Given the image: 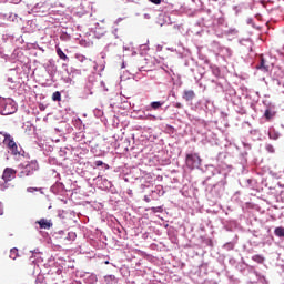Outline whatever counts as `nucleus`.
I'll return each instance as SVG.
<instances>
[{"label": "nucleus", "mask_w": 284, "mask_h": 284, "mask_svg": "<svg viewBox=\"0 0 284 284\" xmlns=\"http://www.w3.org/2000/svg\"><path fill=\"white\" fill-rule=\"evenodd\" d=\"M0 112L3 116L14 114L17 112V104L12 99H1L0 100Z\"/></svg>", "instance_id": "obj_1"}, {"label": "nucleus", "mask_w": 284, "mask_h": 284, "mask_svg": "<svg viewBox=\"0 0 284 284\" xmlns=\"http://www.w3.org/2000/svg\"><path fill=\"white\" fill-rule=\"evenodd\" d=\"M39 170V163L37 161H31L26 165L21 166V171L19 173L20 179L26 176H32Z\"/></svg>", "instance_id": "obj_2"}, {"label": "nucleus", "mask_w": 284, "mask_h": 284, "mask_svg": "<svg viewBox=\"0 0 284 284\" xmlns=\"http://www.w3.org/2000/svg\"><path fill=\"white\" fill-rule=\"evenodd\" d=\"M185 163L190 170H196V168H201V156L197 153H189L186 154Z\"/></svg>", "instance_id": "obj_3"}, {"label": "nucleus", "mask_w": 284, "mask_h": 284, "mask_svg": "<svg viewBox=\"0 0 284 284\" xmlns=\"http://www.w3.org/2000/svg\"><path fill=\"white\" fill-rule=\"evenodd\" d=\"M4 140L3 143L4 145H7V148L10 149V152L17 156V154H19V146H17V142H14V139H12V135L4 133L3 134Z\"/></svg>", "instance_id": "obj_4"}, {"label": "nucleus", "mask_w": 284, "mask_h": 284, "mask_svg": "<svg viewBox=\"0 0 284 284\" xmlns=\"http://www.w3.org/2000/svg\"><path fill=\"white\" fill-rule=\"evenodd\" d=\"M17 176V171L12 168H7L3 171L2 174V179L6 183H8V181H12V179H14Z\"/></svg>", "instance_id": "obj_5"}, {"label": "nucleus", "mask_w": 284, "mask_h": 284, "mask_svg": "<svg viewBox=\"0 0 284 284\" xmlns=\"http://www.w3.org/2000/svg\"><path fill=\"white\" fill-rule=\"evenodd\" d=\"M38 225H40V230H50L52 227V221L47 220V219H40L37 221Z\"/></svg>", "instance_id": "obj_6"}, {"label": "nucleus", "mask_w": 284, "mask_h": 284, "mask_svg": "<svg viewBox=\"0 0 284 284\" xmlns=\"http://www.w3.org/2000/svg\"><path fill=\"white\" fill-rule=\"evenodd\" d=\"M195 97H196V93H194V91L185 90L183 92L182 99H184L185 101H193Z\"/></svg>", "instance_id": "obj_7"}, {"label": "nucleus", "mask_w": 284, "mask_h": 284, "mask_svg": "<svg viewBox=\"0 0 284 284\" xmlns=\"http://www.w3.org/2000/svg\"><path fill=\"white\" fill-rule=\"evenodd\" d=\"M165 102H161V101H154L151 102L150 108H146L148 112H150V110H161V108H163Z\"/></svg>", "instance_id": "obj_8"}, {"label": "nucleus", "mask_w": 284, "mask_h": 284, "mask_svg": "<svg viewBox=\"0 0 284 284\" xmlns=\"http://www.w3.org/2000/svg\"><path fill=\"white\" fill-rule=\"evenodd\" d=\"M63 270H61V268H57L54 272H52L51 273V278L53 280V281H57V277H54V276H58V281H61L62 278H63Z\"/></svg>", "instance_id": "obj_9"}, {"label": "nucleus", "mask_w": 284, "mask_h": 284, "mask_svg": "<svg viewBox=\"0 0 284 284\" xmlns=\"http://www.w3.org/2000/svg\"><path fill=\"white\" fill-rule=\"evenodd\" d=\"M57 54L62 61H68V55L63 53V50H61L59 47H55Z\"/></svg>", "instance_id": "obj_10"}, {"label": "nucleus", "mask_w": 284, "mask_h": 284, "mask_svg": "<svg viewBox=\"0 0 284 284\" xmlns=\"http://www.w3.org/2000/svg\"><path fill=\"white\" fill-rule=\"evenodd\" d=\"M260 70H263L264 72H270V65H267V63L265 62V59H261V63H260Z\"/></svg>", "instance_id": "obj_11"}, {"label": "nucleus", "mask_w": 284, "mask_h": 284, "mask_svg": "<svg viewBox=\"0 0 284 284\" xmlns=\"http://www.w3.org/2000/svg\"><path fill=\"white\" fill-rule=\"evenodd\" d=\"M275 236H278L280 239H284V227L280 226L274 230Z\"/></svg>", "instance_id": "obj_12"}, {"label": "nucleus", "mask_w": 284, "mask_h": 284, "mask_svg": "<svg viewBox=\"0 0 284 284\" xmlns=\"http://www.w3.org/2000/svg\"><path fill=\"white\" fill-rule=\"evenodd\" d=\"M270 139H272V141H278V136H281L276 131H271L268 133Z\"/></svg>", "instance_id": "obj_13"}, {"label": "nucleus", "mask_w": 284, "mask_h": 284, "mask_svg": "<svg viewBox=\"0 0 284 284\" xmlns=\"http://www.w3.org/2000/svg\"><path fill=\"white\" fill-rule=\"evenodd\" d=\"M9 256H10V258H12L13 261H16L17 256H19V250H17V248H11Z\"/></svg>", "instance_id": "obj_14"}, {"label": "nucleus", "mask_w": 284, "mask_h": 284, "mask_svg": "<svg viewBox=\"0 0 284 284\" xmlns=\"http://www.w3.org/2000/svg\"><path fill=\"white\" fill-rule=\"evenodd\" d=\"M252 261H255V263H263V261H265V257L262 255H253Z\"/></svg>", "instance_id": "obj_15"}, {"label": "nucleus", "mask_w": 284, "mask_h": 284, "mask_svg": "<svg viewBox=\"0 0 284 284\" xmlns=\"http://www.w3.org/2000/svg\"><path fill=\"white\" fill-rule=\"evenodd\" d=\"M52 101H61V92L59 91L53 92Z\"/></svg>", "instance_id": "obj_16"}, {"label": "nucleus", "mask_w": 284, "mask_h": 284, "mask_svg": "<svg viewBox=\"0 0 284 284\" xmlns=\"http://www.w3.org/2000/svg\"><path fill=\"white\" fill-rule=\"evenodd\" d=\"M265 119H267V121H270V119H272V111H270L268 109L265 111L264 113Z\"/></svg>", "instance_id": "obj_17"}, {"label": "nucleus", "mask_w": 284, "mask_h": 284, "mask_svg": "<svg viewBox=\"0 0 284 284\" xmlns=\"http://www.w3.org/2000/svg\"><path fill=\"white\" fill-rule=\"evenodd\" d=\"M151 3H154V6H161V0H149Z\"/></svg>", "instance_id": "obj_18"}, {"label": "nucleus", "mask_w": 284, "mask_h": 284, "mask_svg": "<svg viewBox=\"0 0 284 284\" xmlns=\"http://www.w3.org/2000/svg\"><path fill=\"white\" fill-rule=\"evenodd\" d=\"M95 165L97 168H101V165H103V161L101 160L95 161Z\"/></svg>", "instance_id": "obj_19"}, {"label": "nucleus", "mask_w": 284, "mask_h": 284, "mask_svg": "<svg viewBox=\"0 0 284 284\" xmlns=\"http://www.w3.org/2000/svg\"><path fill=\"white\" fill-rule=\"evenodd\" d=\"M0 216H3V203L0 202Z\"/></svg>", "instance_id": "obj_20"}, {"label": "nucleus", "mask_w": 284, "mask_h": 284, "mask_svg": "<svg viewBox=\"0 0 284 284\" xmlns=\"http://www.w3.org/2000/svg\"><path fill=\"white\" fill-rule=\"evenodd\" d=\"M77 59H79V61L83 62V60L85 59V57H83V55H77Z\"/></svg>", "instance_id": "obj_21"}, {"label": "nucleus", "mask_w": 284, "mask_h": 284, "mask_svg": "<svg viewBox=\"0 0 284 284\" xmlns=\"http://www.w3.org/2000/svg\"><path fill=\"white\" fill-rule=\"evenodd\" d=\"M108 280L114 281V276H112V275L105 276V281H108Z\"/></svg>", "instance_id": "obj_22"}, {"label": "nucleus", "mask_w": 284, "mask_h": 284, "mask_svg": "<svg viewBox=\"0 0 284 284\" xmlns=\"http://www.w3.org/2000/svg\"><path fill=\"white\" fill-rule=\"evenodd\" d=\"M175 108L181 109V108H183V104H181L180 102H178V103L175 104Z\"/></svg>", "instance_id": "obj_23"}, {"label": "nucleus", "mask_w": 284, "mask_h": 284, "mask_svg": "<svg viewBox=\"0 0 284 284\" xmlns=\"http://www.w3.org/2000/svg\"><path fill=\"white\" fill-rule=\"evenodd\" d=\"M32 191L37 192V189H33V187L28 189V192H32Z\"/></svg>", "instance_id": "obj_24"}, {"label": "nucleus", "mask_w": 284, "mask_h": 284, "mask_svg": "<svg viewBox=\"0 0 284 284\" xmlns=\"http://www.w3.org/2000/svg\"><path fill=\"white\" fill-rule=\"evenodd\" d=\"M267 150H268L270 152H272V145H268V146H267Z\"/></svg>", "instance_id": "obj_25"}, {"label": "nucleus", "mask_w": 284, "mask_h": 284, "mask_svg": "<svg viewBox=\"0 0 284 284\" xmlns=\"http://www.w3.org/2000/svg\"><path fill=\"white\" fill-rule=\"evenodd\" d=\"M282 194L284 195V191H282Z\"/></svg>", "instance_id": "obj_26"}, {"label": "nucleus", "mask_w": 284, "mask_h": 284, "mask_svg": "<svg viewBox=\"0 0 284 284\" xmlns=\"http://www.w3.org/2000/svg\"><path fill=\"white\" fill-rule=\"evenodd\" d=\"M0 134H3L2 132H0Z\"/></svg>", "instance_id": "obj_27"}]
</instances>
